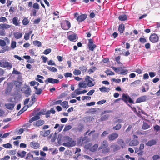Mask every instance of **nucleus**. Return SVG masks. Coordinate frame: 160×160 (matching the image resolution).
<instances>
[{
  "mask_svg": "<svg viewBox=\"0 0 160 160\" xmlns=\"http://www.w3.org/2000/svg\"><path fill=\"white\" fill-rule=\"evenodd\" d=\"M47 68L48 70L53 72H56L57 71V69L55 67H53L47 66Z\"/></svg>",
  "mask_w": 160,
  "mask_h": 160,
  "instance_id": "obj_32",
  "label": "nucleus"
},
{
  "mask_svg": "<svg viewBox=\"0 0 160 160\" xmlns=\"http://www.w3.org/2000/svg\"><path fill=\"white\" fill-rule=\"evenodd\" d=\"M33 158V156L30 153H28L25 158L27 160H29L31 158Z\"/></svg>",
  "mask_w": 160,
  "mask_h": 160,
  "instance_id": "obj_49",
  "label": "nucleus"
},
{
  "mask_svg": "<svg viewBox=\"0 0 160 160\" xmlns=\"http://www.w3.org/2000/svg\"><path fill=\"white\" fill-rule=\"evenodd\" d=\"M17 152L16 150H9L8 153L10 155H13L15 154Z\"/></svg>",
  "mask_w": 160,
  "mask_h": 160,
  "instance_id": "obj_47",
  "label": "nucleus"
},
{
  "mask_svg": "<svg viewBox=\"0 0 160 160\" xmlns=\"http://www.w3.org/2000/svg\"><path fill=\"white\" fill-rule=\"evenodd\" d=\"M22 36V34L20 32H15L13 34V37L16 39L20 38Z\"/></svg>",
  "mask_w": 160,
  "mask_h": 160,
  "instance_id": "obj_21",
  "label": "nucleus"
},
{
  "mask_svg": "<svg viewBox=\"0 0 160 160\" xmlns=\"http://www.w3.org/2000/svg\"><path fill=\"white\" fill-rule=\"evenodd\" d=\"M72 74L70 72H66L64 74V76L66 78L72 77Z\"/></svg>",
  "mask_w": 160,
  "mask_h": 160,
  "instance_id": "obj_60",
  "label": "nucleus"
},
{
  "mask_svg": "<svg viewBox=\"0 0 160 160\" xmlns=\"http://www.w3.org/2000/svg\"><path fill=\"white\" fill-rule=\"evenodd\" d=\"M144 144L141 143L139 147V152L138 153V156H141L143 154L144 152L143 151V150L144 149Z\"/></svg>",
  "mask_w": 160,
  "mask_h": 160,
  "instance_id": "obj_19",
  "label": "nucleus"
},
{
  "mask_svg": "<svg viewBox=\"0 0 160 160\" xmlns=\"http://www.w3.org/2000/svg\"><path fill=\"white\" fill-rule=\"evenodd\" d=\"M157 141L156 140L152 139L148 141L146 144V145L148 146H152L156 144Z\"/></svg>",
  "mask_w": 160,
  "mask_h": 160,
  "instance_id": "obj_17",
  "label": "nucleus"
},
{
  "mask_svg": "<svg viewBox=\"0 0 160 160\" xmlns=\"http://www.w3.org/2000/svg\"><path fill=\"white\" fill-rule=\"evenodd\" d=\"M118 19L120 21H125L127 19V16L125 14L121 15L119 16Z\"/></svg>",
  "mask_w": 160,
  "mask_h": 160,
  "instance_id": "obj_30",
  "label": "nucleus"
},
{
  "mask_svg": "<svg viewBox=\"0 0 160 160\" xmlns=\"http://www.w3.org/2000/svg\"><path fill=\"white\" fill-rule=\"evenodd\" d=\"M100 90L102 92H107V89L105 87H102L99 88Z\"/></svg>",
  "mask_w": 160,
  "mask_h": 160,
  "instance_id": "obj_61",
  "label": "nucleus"
},
{
  "mask_svg": "<svg viewBox=\"0 0 160 160\" xmlns=\"http://www.w3.org/2000/svg\"><path fill=\"white\" fill-rule=\"evenodd\" d=\"M42 92V90L41 88L38 89L35 92V93L37 95H40Z\"/></svg>",
  "mask_w": 160,
  "mask_h": 160,
  "instance_id": "obj_56",
  "label": "nucleus"
},
{
  "mask_svg": "<svg viewBox=\"0 0 160 160\" xmlns=\"http://www.w3.org/2000/svg\"><path fill=\"white\" fill-rule=\"evenodd\" d=\"M139 143V142L137 140L133 139L129 143L130 146H136Z\"/></svg>",
  "mask_w": 160,
  "mask_h": 160,
  "instance_id": "obj_23",
  "label": "nucleus"
},
{
  "mask_svg": "<svg viewBox=\"0 0 160 160\" xmlns=\"http://www.w3.org/2000/svg\"><path fill=\"white\" fill-rule=\"evenodd\" d=\"M89 42L88 44V48L89 50L93 51L94 48H96V46L93 43V40L90 39L88 40Z\"/></svg>",
  "mask_w": 160,
  "mask_h": 160,
  "instance_id": "obj_7",
  "label": "nucleus"
},
{
  "mask_svg": "<svg viewBox=\"0 0 160 160\" xmlns=\"http://www.w3.org/2000/svg\"><path fill=\"white\" fill-rule=\"evenodd\" d=\"M61 26L63 29L67 30H68L71 27V23L68 20H64L62 22Z\"/></svg>",
  "mask_w": 160,
  "mask_h": 160,
  "instance_id": "obj_3",
  "label": "nucleus"
},
{
  "mask_svg": "<svg viewBox=\"0 0 160 160\" xmlns=\"http://www.w3.org/2000/svg\"><path fill=\"white\" fill-rule=\"evenodd\" d=\"M63 145L68 148L74 146L76 145V142L72 140L71 138H69L68 141L66 142L63 143Z\"/></svg>",
  "mask_w": 160,
  "mask_h": 160,
  "instance_id": "obj_4",
  "label": "nucleus"
},
{
  "mask_svg": "<svg viewBox=\"0 0 160 160\" xmlns=\"http://www.w3.org/2000/svg\"><path fill=\"white\" fill-rule=\"evenodd\" d=\"M30 35L29 34L27 33H26L25 34L24 36V39L26 40H27L29 39Z\"/></svg>",
  "mask_w": 160,
  "mask_h": 160,
  "instance_id": "obj_62",
  "label": "nucleus"
},
{
  "mask_svg": "<svg viewBox=\"0 0 160 160\" xmlns=\"http://www.w3.org/2000/svg\"><path fill=\"white\" fill-rule=\"evenodd\" d=\"M128 71L127 69L122 70V72H121L119 74L122 75H125L128 73Z\"/></svg>",
  "mask_w": 160,
  "mask_h": 160,
  "instance_id": "obj_57",
  "label": "nucleus"
},
{
  "mask_svg": "<svg viewBox=\"0 0 160 160\" xmlns=\"http://www.w3.org/2000/svg\"><path fill=\"white\" fill-rule=\"evenodd\" d=\"M33 8L35 9H38L39 8V5L37 3H34L33 5Z\"/></svg>",
  "mask_w": 160,
  "mask_h": 160,
  "instance_id": "obj_55",
  "label": "nucleus"
},
{
  "mask_svg": "<svg viewBox=\"0 0 160 160\" xmlns=\"http://www.w3.org/2000/svg\"><path fill=\"white\" fill-rule=\"evenodd\" d=\"M160 158V156L158 155H154L152 157V159L153 160H157Z\"/></svg>",
  "mask_w": 160,
  "mask_h": 160,
  "instance_id": "obj_64",
  "label": "nucleus"
},
{
  "mask_svg": "<svg viewBox=\"0 0 160 160\" xmlns=\"http://www.w3.org/2000/svg\"><path fill=\"white\" fill-rule=\"evenodd\" d=\"M5 106L8 109L12 110L13 109L15 105L13 103H8L6 104Z\"/></svg>",
  "mask_w": 160,
  "mask_h": 160,
  "instance_id": "obj_25",
  "label": "nucleus"
},
{
  "mask_svg": "<svg viewBox=\"0 0 160 160\" xmlns=\"http://www.w3.org/2000/svg\"><path fill=\"white\" fill-rule=\"evenodd\" d=\"M51 51V50L50 48H48L45 50L43 52V53L44 54L47 55L49 54Z\"/></svg>",
  "mask_w": 160,
  "mask_h": 160,
  "instance_id": "obj_54",
  "label": "nucleus"
},
{
  "mask_svg": "<svg viewBox=\"0 0 160 160\" xmlns=\"http://www.w3.org/2000/svg\"><path fill=\"white\" fill-rule=\"evenodd\" d=\"M11 27V26L7 24H0V29H8Z\"/></svg>",
  "mask_w": 160,
  "mask_h": 160,
  "instance_id": "obj_26",
  "label": "nucleus"
},
{
  "mask_svg": "<svg viewBox=\"0 0 160 160\" xmlns=\"http://www.w3.org/2000/svg\"><path fill=\"white\" fill-rule=\"evenodd\" d=\"M26 154V152L24 151H23L21 152L18 151L17 153V155L18 156L20 157L21 158H23L25 157Z\"/></svg>",
  "mask_w": 160,
  "mask_h": 160,
  "instance_id": "obj_24",
  "label": "nucleus"
},
{
  "mask_svg": "<svg viewBox=\"0 0 160 160\" xmlns=\"http://www.w3.org/2000/svg\"><path fill=\"white\" fill-rule=\"evenodd\" d=\"M112 68L116 72H118L122 69V68L121 67L118 68L112 67Z\"/></svg>",
  "mask_w": 160,
  "mask_h": 160,
  "instance_id": "obj_46",
  "label": "nucleus"
},
{
  "mask_svg": "<svg viewBox=\"0 0 160 160\" xmlns=\"http://www.w3.org/2000/svg\"><path fill=\"white\" fill-rule=\"evenodd\" d=\"M72 127L70 125H66L63 129V131H67L72 128Z\"/></svg>",
  "mask_w": 160,
  "mask_h": 160,
  "instance_id": "obj_40",
  "label": "nucleus"
},
{
  "mask_svg": "<svg viewBox=\"0 0 160 160\" xmlns=\"http://www.w3.org/2000/svg\"><path fill=\"white\" fill-rule=\"evenodd\" d=\"M30 147L34 149H37L40 146L39 144L36 142H32L30 143Z\"/></svg>",
  "mask_w": 160,
  "mask_h": 160,
  "instance_id": "obj_15",
  "label": "nucleus"
},
{
  "mask_svg": "<svg viewBox=\"0 0 160 160\" xmlns=\"http://www.w3.org/2000/svg\"><path fill=\"white\" fill-rule=\"evenodd\" d=\"M147 97L146 96H143L138 98L136 100V103H140V102H145L146 100Z\"/></svg>",
  "mask_w": 160,
  "mask_h": 160,
  "instance_id": "obj_18",
  "label": "nucleus"
},
{
  "mask_svg": "<svg viewBox=\"0 0 160 160\" xmlns=\"http://www.w3.org/2000/svg\"><path fill=\"white\" fill-rule=\"evenodd\" d=\"M12 22L16 26H20V20L17 17H14L12 19Z\"/></svg>",
  "mask_w": 160,
  "mask_h": 160,
  "instance_id": "obj_12",
  "label": "nucleus"
},
{
  "mask_svg": "<svg viewBox=\"0 0 160 160\" xmlns=\"http://www.w3.org/2000/svg\"><path fill=\"white\" fill-rule=\"evenodd\" d=\"M11 47L12 49L15 48L16 47V42L15 41H12L11 44Z\"/></svg>",
  "mask_w": 160,
  "mask_h": 160,
  "instance_id": "obj_50",
  "label": "nucleus"
},
{
  "mask_svg": "<svg viewBox=\"0 0 160 160\" xmlns=\"http://www.w3.org/2000/svg\"><path fill=\"white\" fill-rule=\"evenodd\" d=\"M111 147L113 148V150L114 151H116L120 149V147L117 145H112Z\"/></svg>",
  "mask_w": 160,
  "mask_h": 160,
  "instance_id": "obj_36",
  "label": "nucleus"
},
{
  "mask_svg": "<svg viewBox=\"0 0 160 160\" xmlns=\"http://www.w3.org/2000/svg\"><path fill=\"white\" fill-rule=\"evenodd\" d=\"M88 149H89L90 151L92 152L95 151L97 149L98 145L97 144H95L94 145L90 143H89L87 145Z\"/></svg>",
  "mask_w": 160,
  "mask_h": 160,
  "instance_id": "obj_5",
  "label": "nucleus"
},
{
  "mask_svg": "<svg viewBox=\"0 0 160 160\" xmlns=\"http://www.w3.org/2000/svg\"><path fill=\"white\" fill-rule=\"evenodd\" d=\"M50 131L49 130H47L45 131H42L41 132V134L44 137L47 136L50 133Z\"/></svg>",
  "mask_w": 160,
  "mask_h": 160,
  "instance_id": "obj_28",
  "label": "nucleus"
},
{
  "mask_svg": "<svg viewBox=\"0 0 160 160\" xmlns=\"http://www.w3.org/2000/svg\"><path fill=\"white\" fill-rule=\"evenodd\" d=\"M108 146V144L106 140L103 141L101 143V144L100 147H99V149H102L103 148H107Z\"/></svg>",
  "mask_w": 160,
  "mask_h": 160,
  "instance_id": "obj_20",
  "label": "nucleus"
},
{
  "mask_svg": "<svg viewBox=\"0 0 160 160\" xmlns=\"http://www.w3.org/2000/svg\"><path fill=\"white\" fill-rule=\"evenodd\" d=\"M68 38L69 41L72 42L76 41L78 39L77 36L76 34L75 33L68 35Z\"/></svg>",
  "mask_w": 160,
  "mask_h": 160,
  "instance_id": "obj_10",
  "label": "nucleus"
},
{
  "mask_svg": "<svg viewBox=\"0 0 160 160\" xmlns=\"http://www.w3.org/2000/svg\"><path fill=\"white\" fill-rule=\"evenodd\" d=\"M110 151V149L108 148H103L102 150V152L103 153H107Z\"/></svg>",
  "mask_w": 160,
  "mask_h": 160,
  "instance_id": "obj_52",
  "label": "nucleus"
},
{
  "mask_svg": "<svg viewBox=\"0 0 160 160\" xmlns=\"http://www.w3.org/2000/svg\"><path fill=\"white\" fill-rule=\"evenodd\" d=\"M2 146L6 148H11L12 147V144L9 143L3 144Z\"/></svg>",
  "mask_w": 160,
  "mask_h": 160,
  "instance_id": "obj_44",
  "label": "nucleus"
},
{
  "mask_svg": "<svg viewBox=\"0 0 160 160\" xmlns=\"http://www.w3.org/2000/svg\"><path fill=\"white\" fill-rule=\"evenodd\" d=\"M14 83L16 87L18 88L22 84L21 82L18 81H15L14 82Z\"/></svg>",
  "mask_w": 160,
  "mask_h": 160,
  "instance_id": "obj_41",
  "label": "nucleus"
},
{
  "mask_svg": "<svg viewBox=\"0 0 160 160\" xmlns=\"http://www.w3.org/2000/svg\"><path fill=\"white\" fill-rule=\"evenodd\" d=\"M78 86L80 88H86L87 87V85L85 81L80 82Z\"/></svg>",
  "mask_w": 160,
  "mask_h": 160,
  "instance_id": "obj_22",
  "label": "nucleus"
},
{
  "mask_svg": "<svg viewBox=\"0 0 160 160\" xmlns=\"http://www.w3.org/2000/svg\"><path fill=\"white\" fill-rule=\"evenodd\" d=\"M125 29L124 25L123 24H121L119 25L118 27V31L121 33H122Z\"/></svg>",
  "mask_w": 160,
  "mask_h": 160,
  "instance_id": "obj_29",
  "label": "nucleus"
},
{
  "mask_svg": "<svg viewBox=\"0 0 160 160\" xmlns=\"http://www.w3.org/2000/svg\"><path fill=\"white\" fill-rule=\"evenodd\" d=\"M79 69L83 73L85 72L87 69V68L84 66H82L81 67H80L79 68Z\"/></svg>",
  "mask_w": 160,
  "mask_h": 160,
  "instance_id": "obj_38",
  "label": "nucleus"
},
{
  "mask_svg": "<svg viewBox=\"0 0 160 160\" xmlns=\"http://www.w3.org/2000/svg\"><path fill=\"white\" fill-rule=\"evenodd\" d=\"M74 18L78 22H81L84 21L86 19L87 17V14H81L79 15L78 12H76L74 14Z\"/></svg>",
  "mask_w": 160,
  "mask_h": 160,
  "instance_id": "obj_2",
  "label": "nucleus"
},
{
  "mask_svg": "<svg viewBox=\"0 0 160 160\" xmlns=\"http://www.w3.org/2000/svg\"><path fill=\"white\" fill-rule=\"evenodd\" d=\"M33 42V44L35 46H38V47L41 46V43L39 41L36 40L35 41H34Z\"/></svg>",
  "mask_w": 160,
  "mask_h": 160,
  "instance_id": "obj_35",
  "label": "nucleus"
},
{
  "mask_svg": "<svg viewBox=\"0 0 160 160\" xmlns=\"http://www.w3.org/2000/svg\"><path fill=\"white\" fill-rule=\"evenodd\" d=\"M149 40L152 43L158 42L159 40L158 36L155 33L152 34L149 37Z\"/></svg>",
  "mask_w": 160,
  "mask_h": 160,
  "instance_id": "obj_6",
  "label": "nucleus"
},
{
  "mask_svg": "<svg viewBox=\"0 0 160 160\" xmlns=\"http://www.w3.org/2000/svg\"><path fill=\"white\" fill-rule=\"evenodd\" d=\"M90 79L94 81L93 79L91 78L89 76H87L85 78V81L87 83L86 84L87 86L89 87H91L93 86L94 85V84L92 82Z\"/></svg>",
  "mask_w": 160,
  "mask_h": 160,
  "instance_id": "obj_8",
  "label": "nucleus"
},
{
  "mask_svg": "<svg viewBox=\"0 0 160 160\" xmlns=\"http://www.w3.org/2000/svg\"><path fill=\"white\" fill-rule=\"evenodd\" d=\"M122 100L126 103L129 102L132 103H134L133 101L129 96L128 94L123 93L122 94V98H118L116 100V101H120Z\"/></svg>",
  "mask_w": 160,
  "mask_h": 160,
  "instance_id": "obj_1",
  "label": "nucleus"
},
{
  "mask_svg": "<svg viewBox=\"0 0 160 160\" xmlns=\"http://www.w3.org/2000/svg\"><path fill=\"white\" fill-rule=\"evenodd\" d=\"M24 88L25 89L23 93L25 94V96L28 97L31 94L32 90L29 86H27Z\"/></svg>",
  "mask_w": 160,
  "mask_h": 160,
  "instance_id": "obj_11",
  "label": "nucleus"
},
{
  "mask_svg": "<svg viewBox=\"0 0 160 160\" xmlns=\"http://www.w3.org/2000/svg\"><path fill=\"white\" fill-rule=\"evenodd\" d=\"M61 105L64 108H68V102L66 101H63L61 104Z\"/></svg>",
  "mask_w": 160,
  "mask_h": 160,
  "instance_id": "obj_45",
  "label": "nucleus"
},
{
  "mask_svg": "<svg viewBox=\"0 0 160 160\" xmlns=\"http://www.w3.org/2000/svg\"><path fill=\"white\" fill-rule=\"evenodd\" d=\"M96 68L95 67H92V69L90 68L88 70V72L89 74L93 73L94 71L96 70Z\"/></svg>",
  "mask_w": 160,
  "mask_h": 160,
  "instance_id": "obj_48",
  "label": "nucleus"
},
{
  "mask_svg": "<svg viewBox=\"0 0 160 160\" xmlns=\"http://www.w3.org/2000/svg\"><path fill=\"white\" fill-rule=\"evenodd\" d=\"M109 117L108 115H105L101 117V119L102 121H105L107 120Z\"/></svg>",
  "mask_w": 160,
  "mask_h": 160,
  "instance_id": "obj_39",
  "label": "nucleus"
},
{
  "mask_svg": "<svg viewBox=\"0 0 160 160\" xmlns=\"http://www.w3.org/2000/svg\"><path fill=\"white\" fill-rule=\"evenodd\" d=\"M46 84L50 83L52 84L58 83L59 82V80L57 79H53L52 78H49L47 80L45 81Z\"/></svg>",
  "mask_w": 160,
  "mask_h": 160,
  "instance_id": "obj_9",
  "label": "nucleus"
},
{
  "mask_svg": "<svg viewBox=\"0 0 160 160\" xmlns=\"http://www.w3.org/2000/svg\"><path fill=\"white\" fill-rule=\"evenodd\" d=\"M122 125L121 124L118 123L115 126L113 127L112 129L113 130H119L121 128Z\"/></svg>",
  "mask_w": 160,
  "mask_h": 160,
  "instance_id": "obj_33",
  "label": "nucleus"
},
{
  "mask_svg": "<svg viewBox=\"0 0 160 160\" xmlns=\"http://www.w3.org/2000/svg\"><path fill=\"white\" fill-rule=\"evenodd\" d=\"M29 22V21L27 18H24L22 21V24L24 25H26Z\"/></svg>",
  "mask_w": 160,
  "mask_h": 160,
  "instance_id": "obj_37",
  "label": "nucleus"
},
{
  "mask_svg": "<svg viewBox=\"0 0 160 160\" xmlns=\"http://www.w3.org/2000/svg\"><path fill=\"white\" fill-rule=\"evenodd\" d=\"M81 72L80 70L75 69L73 72V73L75 75H79L81 74Z\"/></svg>",
  "mask_w": 160,
  "mask_h": 160,
  "instance_id": "obj_53",
  "label": "nucleus"
},
{
  "mask_svg": "<svg viewBox=\"0 0 160 160\" xmlns=\"http://www.w3.org/2000/svg\"><path fill=\"white\" fill-rule=\"evenodd\" d=\"M6 45V42L3 40L0 39V46L3 47L5 46Z\"/></svg>",
  "mask_w": 160,
  "mask_h": 160,
  "instance_id": "obj_51",
  "label": "nucleus"
},
{
  "mask_svg": "<svg viewBox=\"0 0 160 160\" xmlns=\"http://www.w3.org/2000/svg\"><path fill=\"white\" fill-rule=\"evenodd\" d=\"M13 86V84L12 82L8 83L7 85V90L8 91H11L12 89Z\"/></svg>",
  "mask_w": 160,
  "mask_h": 160,
  "instance_id": "obj_27",
  "label": "nucleus"
},
{
  "mask_svg": "<svg viewBox=\"0 0 160 160\" xmlns=\"http://www.w3.org/2000/svg\"><path fill=\"white\" fill-rule=\"evenodd\" d=\"M118 136V134L115 132L109 135L108 138L109 141H112L115 140Z\"/></svg>",
  "mask_w": 160,
  "mask_h": 160,
  "instance_id": "obj_13",
  "label": "nucleus"
},
{
  "mask_svg": "<svg viewBox=\"0 0 160 160\" xmlns=\"http://www.w3.org/2000/svg\"><path fill=\"white\" fill-rule=\"evenodd\" d=\"M149 127V125L147 123L144 122L142 127V128L145 130L148 128Z\"/></svg>",
  "mask_w": 160,
  "mask_h": 160,
  "instance_id": "obj_42",
  "label": "nucleus"
},
{
  "mask_svg": "<svg viewBox=\"0 0 160 160\" xmlns=\"http://www.w3.org/2000/svg\"><path fill=\"white\" fill-rule=\"evenodd\" d=\"M28 108L27 106H25L18 113V114L20 115L22 114L24 112L27 110Z\"/></svg>",
  "mask_w": 160,
  "mask_h": 160,
  "instance_id": "obj_34",
  "label": "nucleus"
},
{
  "mask_svg": "<svg viewBox=\"0 0 160 160\" xmlns=\"http://www.w3.org/2000/svg\"><path fill=\"white\" fill-rule=\"evenodd\" d=\"M31 98L30 103H31V105H32L36 101V98L34 96H32Z\"/></svg>",
  "mask_w": 160,
  "mask_h": 160,
  "instance_id": "obj_63",
  "label": "nucleus"
},
{
  "mask_svg": "<svg viewBox=\"0 0 160 160\" xmlns=\"http://www.w3.org/2000/svg\"><path fill=\"white\" fill-rule=\"evenodd\" d=\"M44 123L43 120H40L34 122L33 125L36 127H39L43 125Z\"/></svg>",
  "mask_w": 160,
  "mask_h": 160,
  "instance_id": "obj_16",
  "label": "nucleus"
},
{
  "mask_svg": "<svg viewBox=\"0 0 160 160\" xmlns=\"http://www.w3.org/2000/svg\"><path fill=\"white\" fill-rule=\"evenodd\" d=\"M48 65H55V62L52 60H50L48 61Z\"/></svg>",
  "mask_w": 160,
  "mask_h": 160,
  "instance_id": "obj_58",
  "label": "nucleus"
},
{
  "mask_svg": "<svg viewBox=\"0 0 160 160\" xmlns=\"http://www.w3.org/2000/svg\"><path fill=\"white\" fill-rule=\"evenodd\" d=\"M2 67L7 68L9 69H11L12 67V64L8 61H2Z\"/></svg>",
  "mask_w": 160,
  "mask_h": 160,
  "instance_id": "obj_14",
  "label": "nucleus"
},
{
  "mask_svg": "<svg viewBox=\"0 0 160 160\" xmlns=\"http://www.w3.org/2000/svg\"><path fill=\"white\" fill-rule=\"evenodd\" d=\"M79 89H77L75 91V92L77 95H80L82 93H85L87 92V91L85 89L81 91H79Z\"/></svg>",
  "mask_w": 160,
  "mask_h": 160,
  "instance_id": "obj_31",
  "label": "nucleus"
},
{
  "mask_svg": "<svg viewBox=\"0 0 160 160\" xmlns=\"http://www.w3.org/2000/svg\"><path fill=\"white\" fill-rule=\"evenodd\" d=\"M105 73H106L107 75H114L115 74L114 72L111 71L109 70H107L106 71Z\"/></svg>",
  "mask_w": 160,
  "mask_h": 160,
  "instance_id": "obj_43",
  "label": "nucleus"
},
{
  "mask_svg": "<svg viewBox=\"0 0 160 160\" xmlns=\"http://www.w3.org/2000/svg\"><path fill=\"white\" fill-rule=\"evenodd\" d=\"M154 130H156V132H158L160 130V126L158 125H156L153 127Z\"/></svg>",
  "mask_w": 160,
  "mask_h": 160,
  "instance_id": "obj_59",
  "label": "nucleus"
}]
</instances>
